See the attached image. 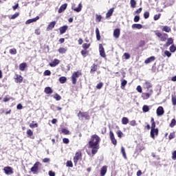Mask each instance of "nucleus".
Instances as JSON below:
<instances>
[{"label":"nucleus","mask_w":176,"mask_h":176,"mask_svg":"<svg viewBox=\"0 0 176 176\" xmlns=\"http://www.w3.org/2000/svg\"><path fill=\"white\" fill-rule=\"evenodd\" d=\"M100 141L101 138L97 135H93L91 138V140L89 142V146L91 150L92 155H96L100 149Z\"/></svg>","instance_id":"f257e3e1"},{"label":"nucleus","mask_w":176,"mask_h":176,"mask_svg":"<svg viewBox=\"0 0 176 176\" xmlns=\"http://www.w3.org/2000/svg\"><path fill=\"white\" fill-rule=\"evenodd\" d=\"M80 76H82V72H80V71H77L73 73L72 76V82L73 85H76V81L78 80V78H79Z\"/></svg>","instance_id":"f03ea898"},{"label":"nucleus","mask_w":176,"mask_h":176,"mask_svg":"<svg viewBox=\"0 0 176 176\" xmlns=\"http://www.w3.org/2000/svg\"><path fill=\"white\" fill-rule=\"evenodd\" d=\"M109 136H110V140H111L113 145L116 146L118 144V141L115 138V135L113 134V132H112V131H110Z\"/></svg>","instance_id":"7ed1b4c3"},{"label":"nucleus","mask_w":176,"mask_h":176,"mask_svg":"<svg viewBox=\"0 0 176 176\" xmlns=\"http://www.w3.org/2000/svg\"><path fill=\"white\" fill-rule=\"evenodd\" d=\"M78 118H85V119H86L87 120H89V119H90V116H89V114L87 113H84V112H81L79 111V113H78Z\"/></svg>","instance_id":"20e7f679"},{"label":"nucleus","mask_w":176,"mask_h":176,"mask_svg":"<svg viewBox=\"0 0 176 176\" xmlns=\"http://www.w3.org/2000/svg\"><path fill=\"white\" fill-rule=\"evenodd\" d=\"M80 159H82V153H76L74 157V164H78V162H79V160H80Z\"/></svg>","instance_id":"39448f33"},{"label":"nucleus","mask_w":176,"mask_h":176,"mask_svg":"<svg viewBox=\"0 0 176 176\" xmlns=\"http://www.w3.org/2000/svg\"><path fill=\"white\" fill-rule=\"evenodd\" d=\"M153 94V90L151 89L149 91V93H143L142 94V97L143 100H148V98H149V97H151V96H152Z\"/></svg>","instance_id":"423d86ee"},{"label":"nucleus","mask_w":176,"mask_h":176,"mask_svg":"<svg viewBox=\"0 0 176 176\" xmlns=\"http://www.w3.org/2000/svg\"><path fill=\"white\" fill-rule=\"evenodd\" d=\"M3 170L7 175L13 174V169L10 166H6Z\"/></svg>","instance_id":"0eeeda50"},{"label":"nucleus","mask_w":176,"mask_h":176,"mask_svg":"<svg viewBox=\"0 0 176 176\" xmlns=\"http://www.w3.org/2000/svg\"><path fill=\"white\" fill-rule=\"evenodd\" d=\"M99 52L100 56H101V57H105V50H104V47H102V44L99 45Z\"/></svg>","instance_id":"6e6552de"},{"label":"nucleus","mask_w":176,"mask_h":176,"mask_svg":"<svg viewBox=\"0 0 176 176\" xmlns=\"http://www.w3.org/2000/svg\"><path fill=\"white\" fill-rule=\"evenodd\" d=\"M39 162H37L34 164L33 167L31 168V171L34 174L36 173V171H38V167H39Z\"/></svg>","instance_id":"1a4fd4ad"},{"label":"nucleus","mask_w":176,"mask_h":176,"mask_svg":"<svg viewBox=\"0 0 176 176\" xmlns=\"http://www.w3.org/2000/svg\"><path fill=\"white\" fill-rule=\"evenodd\" d=\"M67 6H68V4L67 3L60 6V7L59 8V9L58 10V13H63V12H64L65 10V9H67Z\"/></svg>","instance_id":"9d476101"},{"label":"nucleus","mask_w":176,"mask_h":176,"mask_svg":"<svg viewBox=\"0 0 176 176\" xmlns=\"http://www.w3.org/2000/svg\"><path fill=\"white\" fill-rule=\"evenodd\" d=\"M113 12H115V8H110L106 13V19H109L113 14Z\"/></svg>","instance_id":"9b49d317"},{"label":"nucleus","mask_w":176,"mask_h":176,"mask_svg":"<svg viewBox=\"0 0 176 176\" xmlns=\"http://www.w3.org/2000/svg\"><path fill=\"white\" fill-rule=\"evenodd\" d=\"M164 113V109H163V107H159L157 109V116H162Z\"/></svg>","instance_id":"f8f14e48"},{"label":"nucleus","mask_w":176,"mask_h":176,"mask_svg":"<svg viewBox=\"0 0 176 176\" xmlns=\"http://www.w3.org/2000/svg\"><path fill=\"white\" fill-rule=\"evenodd\" d=\"M157 134H159V129H153V133H152V129H151V138H153V140H155V135H157Z\"/></svg>","instance_id":"ddd939ff"},{"label":"nucleus","mask_w":176,"mask_h":176,"mask_svg":"<svg viewBox=\"0 0 176 176\" xmlns=\"http://www.w3.org/2000/svg\"><path fill=\"white\" fill-rule=\"evenodd\" d=\"M58 64H60V60L54 59L52 63H50V67H56V65H58Z\"/></svg>","instance_id":"4468645a"},{"label":"nucleus","mask_w":176,"mask_h":176,"mask_svg":"<svg viewBox=\"0 0 176 176\" xmlns=\"http://www.w3.org/2000/svg\"><path fill=\"white\" fill-rule=\"evenodd\" d=\"M113 36L116 37V39L120 36V30L116 29L113 32Z\"/></svg>","instance_id":"2eb2a0df"},{"label":"nucleus","mask_w":176,"mask_h":176,"mask_svg":"<svg viewBox=\"0 0 176 176\" xmlns=\"http://www.w3.org/2000/svg\"><path fill=\"white\" fill-rule=\"evenodd\" d=\"M67 30H68V26H67V25H64V26L60 28V29H59L60 34L61 35H63V34H65V31H67Z\"/></svg>","instance_id":"dca6fc26"},{"label":"nucleus","mask_w":176,"mask_h":176,"mask_svg":"<svg viewBox=\"0 0 176 176\" xmlns=\"http://www.w3.org/2000/svg\"><path fill=\"white\" fill-rule=\"evenodd\" d=\"M107 166H104L101 168V170H100V175L101 176H104L105 175V174H107Z\"/></svg>","instance_id":"f3484780"},{"label":"nucleus","mask_w":176,"mask_h":176,"mask_svg":"<svg viewBox=\"0 0 176 176\" xmlns=\"http://www.w3.org/2000/svg\"><path fill=\"white\" fill-rule=\"evenodd\" d=\"M44 91L46 94H52L53 89H52V88L50 87H47L45 88Z\"/></svg>","instance_id":"a211bd4d"},{"label":"nucleus","mask_w":176,"mask_h":176,"mask_svg":"<svg viewBox=\"0 0 176 176\" xmlns=\"http://www.w3.org/2000/svg\"><path fill=\"white\" fill-rule=\"evenodd\" d=\"M152 61H155V56H151L150 58H147L144 63L145 64H149L152 63Z\"/></svg>","instance_id":"6ab92c4d"},{"label":"nucleus","mask_w":176,"mask_h":176,"mask_svg":"<svg viewBox=\"0 0 176 176\" xmlns=\"http://www.w3.org/2000/svg\"><path fill=\"white\" fill-rule=\"evenodd\" d=\"M97 69H98V66L96 64H94L92 66H91V74H93V72H96V71H97Z\"/></svg>","instance_id":"aec40b11"},{"label":"nucleus","mask_w":176,"mask_h":176,"mask_svg":"<svg viewBox=\"0 0 176 176\" xmlns=\"http://www.w3.org/2000/svg\"><path fill=\"white\" fill-rule=\"evenodd\" d=\"M173 43H174V40L173 39V38H168V40H167V42H166V46L167 47H168V46H169L170 45H173Z\"/></svg>","instance_id":"412c9836"},{"label":"nucleus","mask_w":176,"mask_h":176,"mask_svg":"<svg viewBox=\"0 0 176 176\" xmlns=\"http://www.w3.org/2000/svg\"><path fill=\"white\" fill-rule=\"evenodd\" d=\"M167 38H168V35H167V34H163L160 37V41L164 42L167 40Z\"/></svg>","instance_id":"4be33fe9"},{"label":"nucleus","mask_w":176,"mask_h":176,"mask_svg":"<svg viewBox=\"0 0 176 176\" xmlns=\"http://www.w3.org/2000/svg\"><path fill=\"white\" fill-rule=\"evenodd\" d=\"M26 67H27V63H21L19 65V69H20V71H24Z\"/></svg>","instance_id":"5701e85b"},{"label":"nucleus","mask_w":176,"mask_h":176,"mask_svg":"<svg viewBox=\"0 0 176 176\" xmlns=\"http://www.w3.org/2000/svg\"><path fill=\"white\" fill-rule=\"evenodd\" d=\"M102 20V16L98 14H96V21H98V23H100L101 22Z\"/></svg>","instance_id":"b1692460"},{"label":"nucleus","mask_w":176,"mask_h":176,"mask_svg":"<svg viewBox=\"0 0 176 176\" xmlns=\"http://www.w3.org/2000/svg\"><path fill=\"white\" fill-rule=\"evenodd\" d=\"M37 20H39V16H36L35 18L28 19L26 23H35Z\"/></svg>","instance_id":"393cba45"},{"label":"nucleus","mask_w":176,"mask_h":176,"mask_svg":"<svg viewBox=\"0 0 176 176\" xmlns=\"http://www.w3.org/2000/svg\"><path fill=\"white\" fill-rule=\"evenodd\" d=\"M54 25H56V23H51L47 28V31H50V30H53L54 28Z\"/></svg>","instance_id":"a878e982"},{"label":"nucleus","mask_w":176,"mask_h":176,"mask_svg":"<svg viewBox=\"0 0 176 176\" xmlns=\"http://www.w3.org/2000/svg\"><path fill=\"white\" fill-rule=\"evenodd\" d=\"M121 153L122 154V156L124 159H127V155H126V151L124 150V147H121Z\"/></svg>","instance_id":"bb28decb"},{"label":"nucleus","mask_w":176,"mask_h":176,"mask_svg":"<svg viewBox=\"0 0 176 176\" xmlns=\"http://www.w3.org/2000/svg\"><path fill=\"white\" fill-rule=\"evenodd\" d=\"M132 28H136L137 30H141L142 28V25L141 24H133Z\"/></svg>","instance_id":"cd10ccee"},{"label":"nucleus","mask_w":176,"mask_h":176,"mask_svg":"<svg viewBox=\"0 0 176 176\" xmlns=\"http://www.w3.org/2000/svg\"><path fill=\"white\" fill-rule=\"evenodd\" d=\"M126 85H127V80H121V89H124Z\"/></svg>","instance_id":"c85d7f7f"},{"label":"nucleus","mask_w":176,"mask_h":176,"mask_svg":"<svg viewBox=\"0 0 176 176\" xmlns=\"http://www.w3.org/2000/svg\"><path fill=\"white\" fill-rule=\"evenodd\" d=\"M122 124H127V123H129V118H127V117H123L122 119Z\"/></svg>","instance_id":"c756f323"},{"label":"nucleus","mask_w":176,"mask_h":176,"mask_svg":"<svg viewBox=\"0 0 176 176\" xmlns=\"http://www.w3.org/2000/svg\"><path fill=\"white\" fill-rule=\"evenodd\" d=\"M58 52L59 53H60L61 54H64L67 52V49L64 48V47H60L58 49Z\"/></svg>","instance_id":"7c9ffc66"},{"label":"nucleus","mask_w":176,"mask_h":176,"mask_svg":"<svg viewBox=\"0 0 176 176\" xmlns=\"http://www.w3.org/2000/svg\"><path fill=\"white\" fill-rule=\"evenodd\" d=\"M59 82L60 83H65L67 82V78H65V76L59 78Z\"/></svg>","instance_id":"2f4dec72"},{"label":"nucleus","mask_w":176,"mask_h":176,"mask_svg":"<svg viewBox=\"0 0 176 176\" xmlns=\"http://www.w3.org/2000/svg\"><path fill=\"white\" fill-rule=\"evenodd\" d=\"M144 87H146V89H151V87H152V84L149 82H146L144 83Z\"/></svg>","instance_id":"473e14b6"},{"label":"nucleus","mask_w":176,"mask_h":176,"mask_svg":"<svg viewBox=\"0 0 176 176\" xmlns=\"http://www.w3.org/2000/svg\"><path fill=\"white\" fill-rule=\"evenodd\" d=\"M143 112H148L149 111V106L144 105L142 107Z\"/></svg>","instance_id":"72a5a7b5"},{"label":"nucleus","mask_w":176,"mask_h":176,"mask_svg":"<svg viewBox=\"0 0 176 176\" xmlns=\"http://www.w3.org/2000/svg\"><path fill=\"white\" fill-rule=\"evenodd\" d=\"M74 12H80V10H82V4L80 3L78 5V7L76 8H74Z\"/></svg>","instance_id":"f704fd0d"},{"label":"nucleus","mask_w":176,"mask_h":176,"mask_svg":"<svg viewBox=\"0 0 176 176\" xmlns=\"http://www.w3.org/2000/svg\"><path fill=\"white\" fill-rule=\"evenodd\" d=\"M10 53L12 55L17 54V50H16V48H12L10 50Z\"/></svg>","instance_id":"c9c22d12"},{"label":"nucleus","mask_w":176,"mask_h":176,"mask_svg":"<svg viewBox=\"0 0 176 176\" xmlns=\"http://www.w3.org/2000/svg\"><path fill=\"white\" fill-rule=\"evenodd\" d=\"M162 31H165V32H170V31H171V28L168 26H164Z\"/></svg>","instance_id":"e433bc0d"},{"label":"nucleus","mask_w":176,"mask_h":176,"mask_svg":"<svg viewBox=\"0 0 176 176\" xmlns=\"http://www.w3.org/2000/svg\"><path fill=\"white\" fill-rule=\"evenodd\" d=\"M130 3L131 8H135V5H137L135 0H131Z\"/></svg>","instance_id":"4c0bfd02"},{"label":"nucleus","mask_w":176,"mask_h":176,"mask_svg":"<svg viewBox=\"0 0 176 176\" xmlns=\"http://www.w3.org/2000/svg\"><path fill=\"white\" fill-rule=\"evenodd\" d=\"M27 135L28 137H32V135H34V132H32L31 129H29L27 131Z\"/></svg>","instance_id":"58836bf2"},{"label":"nucleus","mask_w":176,"mask_h":176,"mask_svg":"<svg viewBox=\"0 0 176 176\" xmlns=\"http://www.w3.org/2000/svg\"><path fill=\"white\" fill-rule=\"evenodd\" d=\"M20 15V13L19 12H16L15 14H14L13 15H12V16L10 17L11 19H16V17H19V16Z\"/></svg>","instance_id":"ea45409f"},{"label":"nucleus","mask_w":176,"mask_h":176,"mask_svg":"<svg viewBox=\"0 0 176 176\" xmlns=\"http://www.w3.org/2000/svg\"><path fill=\"white\" fill-rule=\"evenodd\" d=\"M50 75H52V72H50V70H45L44 72L45 76H50Z\"/></svg>","instance_id":"a19ab883"},{"label":"nucleus","mask_w":176,"mask_h":176,"mask_svg":"<svg viewBox=\"0 0 176 176\" xmlns=\"http://www.w3.org/2000/svg\"><path fill=\"white\" fill-rule=\"evenodd\" d=\"M175 51H176V47L174 46V45H171L170 47V52H171V53H174L175 52Z\"/></svg>","instance_id":"79ce46f5"},{"label":"nucleus","mask_w":176,"mask_h":176,"mask_svg":"<svg viewBox=\"0 0 176 176\" xmlns=\"http://www.w3.org/2000/svg\"><path fill=\"white\" fill-rule=\"evenodd\" d=\"M54 98H55V100H56V101H60V100H61V96H60V95L56 94L54 96Z\"/></svg>","instance_id":"37998d69"},{"label":"nucleus","mask_w":176,"mask_h":176,"mask_svg":"<svg viewBox=\"0 0 176 176\" xmlns=\"http://www.w3.org/2000/svg\"><path fill=\"white\" fill-rule=\"evenodd\" d=\"M175 124H176V120H175V119H173L170 124V127H174V126H175Z\"/></svg>","instance_id":"c03bdc74"},{"label":"nucleus","mask_w":176,"mask_h":176,"mask_svg":"<svg viewBox=\"0 0 176 176\" xmlns=\"http://www.w3.org/2000/svg\"><path fill=\"white\" fill-rule=\"evenodd\" d=\"M143 46H145V41L142 40L139 42V47H143Z\"/></svg>","instance_id":"a18cd8bd"},{"label":"nucleus","mask_w":176,"mask_h":176,"mask_svg":"<svg viewBox=\"0 0 176 176\" xmlns=\"http://www.w3.org/2000/svg\"><path fill=\"white\" fill-rule=\"evenodd\" d=\"M67 167H74V165L72 164V161H67L66 163Z\"/></svg>","instance_id":"49530a36"},{"label":"nucleus","mask_w":176,"mask_h":176,"mask_svg":"<svg viewBox=\"0 0 176 176\" xmlns=\"http://www.w3.org/2000/svg\"><path fill=\"white\" fill-rule=\"evenodd\" d=\"M164 54L165 56H167L168 58L171 57V52H170V51L166 50L164 52Z\"/></svg>","instance_id":"de8ad7c7"},{"label":"nucleus","mask_w":176,"mask_h":176,"mask_svg":"<svg viewBox=\"0 0 176 176\" xmlns=\"http://www.w3.org/2000/svg\"><path fill=\"white\" fill-rule=\"evenodd\" d=\"M82 47L86 50V49H89V47H90V44L84 43L82 45Z\"/></svg>","instance_id":"09e8293b"},{"label":"nucleus","mask_w":176,"mask_h":176,"mask_svg":"<svg viewBox=\"0 0 176 176\" xmlns=\"http://www.w3.org/2000/svg\"><path fill=\"white\" fill-rule=\"evenodd\" d=\"M62 133H63V134L68 135V134H69V131H68V130L66 129H62Z\"/></svg>","instance_id":"8fccbe9b"},{"label":"nucleus","mask_w":176,"mask_h":176,"mask_svg":"<svg viewBox=\"0 0 176 176\" xmlns=\"http://www.w3.org/2000/svg\"><path fill=\"white\" fill-rule=\"evenodd\" d=\"M103 83L102 82H99L97 85H96V89H100L102 88L103 86Z\"/></svg>","instance_id":"3c124183"},{"label":"nucleus","mask_w":176,"mask_h":176,"mask_svg":"<svg viewBox=\"0 0 176 176\" xmlns=\"http://www.w3.org/2000/svg\"><path fill=\"white\" fill-rule=\"evenodd\" d=\"M30 127L31 129H35V127H38V124H36V123L33 124V122H32V123H31V124H30Z\"/></svg>","instance_id":"603ef678"},{"label":"nucleus","mask_w":176,"mask_h":176,"mask_svg":"<svg viewBox=\"0 0 176 176\" xmlns=\"http://www.w3.org/2000/svg\"><path fill=\"white\" fill-rule=\"evenodd\" d=\"M117 135L119 138H122V135H123V132L121 131H118L117 132Z\"/></svg>","instance_id":"864d4df0"},{"label":"nucleus","mask_w":176,"mask_h":176,"mask_svg":"<svg viewBox=\"0 0 176 176\" xmlns=\"http://www.w3.org/2000/svg\"><path fill=\"white\" fill-rule=\"evenodd\" d=\"M161 16H162V14H155V15L154 16V20L156 21V20L160 19Z\"/></svg>","instance_id":"5fc2aeb1"},{"label":"nucleus","mask_w":176,"mask_h":176,"mask_svg":"<svg viewBox=\"0 0 176 176\" xmlns=\"http://www.w3.org/2000/svg\"><path fill=\"white\" fill-rule=\"evenodd\" d=\"M156 127V123L155 122H152L151 124V130H152V133H153V129H155V128Z\"/></svg>","instance_id":"6e6d98bb"},{"label":"nucleus","mask_w":176,"mask_h":176,"mask_svg":"<svg viewBox=\"0 0 176 176\" xmlns=\"http://www.w3.org/2000/svg\"><path fill=\"white\" fill-rule=\"evenodd\" d=\"M134 21H135V23H138V21H140V16H138V15L135 16Z\"/></svg>","instance_id":"4d7b16f0"},{"label":"nucleus","mask_w":176,"mask_h":176,"mask_svg":"<svg viewBox=\"0 0 176 176\" xmlns=\"http://www.w3.org/2000/svg\"><path fill=\"white\" fill-rule=\"evenodd\" d=\"M124 56L125 57L126 60H129V58H130V54L129 53H124Z\"/></svg>","instance_id":"13d9d810"},{"label":"nucleus","mask_w":176,"mask_h":176,"mask_svg":"<svg viewBox=\"0 0 176 176\" xmlns=\"http://www.w3.org/2000/svg\"><path fill=\"white\" fill-rule=\"evenodd\" d=\"M63 142L64 144H69V140L68 138H63Z\"/></svg>","instance_id":"bf43d9fd"},{"label":"nucleus","mask_w":176,"mask_h":176,"mask_svg":"<svg viewBox=\"0 0 176 176\" xmlns=\"http://www.w3.org/2000/svg\"><path fill=\"white\" fill-rule=\"evenodd\" d=\"M172 102L173 105H176V98L174 96H172Z\"/></svg>","instance_id":"052dcab7"},{"label":"nucleus","mask_w":176,"mask_h":176,"mask_svg":"<svg viewBox=\"0 0 176 176\" xmlns=\"http://www.w3.org/2000/svg\"><path fill=\"white\" fill-rule=\"evenodd\" d=\"M144 19H148V17H149V12H145L144 13Z\"/></svg>","instance_id":"680f3d73"},{"label":"nucleus","mask_w":176,"mask_h":176,"mask_svg":"<svg viewBox=\"0 0 176 176\" xmlns=\"http://www.w3.org/2000/svg\"><path fill=\"white\" fill-rule=\"evenodd\" d=\"M137 90H138V93H142V88L141 87V86L138 85L137 87Z\"/></svg>","instance_id":"e2e57ef3"},{"label":"nucleus","mask_w":176,"mask_h":176,"mask_svg":"<svg viewBox=\"0 0 176 176\" xmlns=\"http://www.w3.org/2000/svg\"><path fill=\"white\" fill-rule=\"evenodd\" d=\"M17 80L19 82V83H21V82H23V77L21 76H19L17 77Z\"/></svg>","instance_id":"0e129e2a"},{"label":"nucleus","mask_w":176,"mask_h":176,"mask_svg":"<svg viewBox=\"0 0 176 176\" xmlns=\"http://www.w3.org/2000/svg\"><path fill=\"white\" fill-rule=\"evenodd\" d=\"M49 162H50V158H44L43 160V163H49Z\"/></svg>","instance_id":"69168bd1"},{"label":"nucleus","mask_w":176,"mask_h":176,"mask_svg":"<svg viewBox=\"0 0 176 176\" xmlns=\"http://www.w3.org/2000/svg\"><path fill=\"white\" fill-rule=\"evenodd\" d=\"M130 124H131V126H135V124H137V123L135 122V120H132L130 122Z\"/></svg>","instance_id":"338daca9"},{"label":"nucleus","mask_w":176,"mask_h":176,"mask_svg":"<svg viewBox=\"0 0 176 176\" xmlns=\"http://www.w3.org/2000/svg\"><path fill=\"white\" fill-rule=\"evenodd\" d=\"M49 175L50 176H55L56 174L54 173V172L52 171V170H50L49 171Z\"/></svg>","instance_id":"774afa93"}]
</instances>
